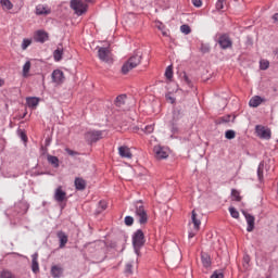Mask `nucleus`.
<instances>
[{
    "mask_svg": "<svg viewBox=\"0 0 278 278\" xmlns=\"http://www.w3.org/2000/svg\"><path fill=\"white\" fill-rule=\"evenodd\" d=\"M134 207L135 217L137 218L139 225H147V223H149V214L144 207V202L142 200H138L134 203Z\"/></svg>",
    "mask_w": 278,
    "mask_h": 278,
    "instance_id": "nucleus-1",
    "label": "nucleus"
},
{
    "mask_svg": "<svg viewBox=\"0 0 278 278\" xmlns=\"http://www.w3.org/2000/svg\"><path fill=\"white\" fill-rule=\"evenodd\" d=\"M144 244H147V237H144V231H142V229H137L132 233V247L137 255H140V250L142 247H144Z\"/></svg>",
    "mask_w": 278,
    "mask_h": 278,
    "instance_id": "nucleus-2",
    "label": "nucleus"
},
{
    "mask_svg": "<svg viewBox=\"0 0 278 278\" xmlns=\"http://www.w3.org/2000/svg\"><path fill=\"white\" fill-rule=\"evenodd\" d=\"M142 62V55L134 54L122 66V75H127L129 71H134Z\"/></svg>",
    "mask_w": 278,
    "mask_h": 278,
    "instance_id": "nucleus-3",
    "label": "nucleus"
},
{
    "mask_svg": "<svg viewBox=\"0 0 278 278\" xmlns=\"http://www.w3.org/2000/svg\"><path fill=\"white\" fill-rule=\"evenodd\" d=\"M70 8L77 16H84L88 12V4L84 0H71Z\"/></svg>",
    "mask_w": 278,
    "mask_h": 278,
    "instance_id": "nucleus-4",
    "label": "nucleus"
},
{
    "mask_svg": "<svg viewBox=\"0 0 278 278\" xmlns=\"http://www.w3.org/2000/svg\"><path fill=\"white\" fill-rule=\"evenodd\" d=\"M54 201L59 203L61 210L66 207V201H68V197H66V191L62 190V186H59L55 189Z\"/></svg>",
    "mask_w": 278,
    "mask_h": 278,
    "instance_id": "nucleus-5",
    "label": "nucleus"
},
{
    "mask_svg": "<svg viewBox=\"0 0 278 278\" xmlns=\"http://www.w3.org/2000/svg\"><path fill=\"white\" fill-rule=\"evenodd\" d=\"M103 139V130H89L85 132V140L87 144H94Z\"/></svg>",
    "mask_w": 278,
    "mask_h": 278,
    "instance_id": "nucleus-6",
    "label": "nucleus"
},
{
    "mask_svg": "<svg viewBox=\"0 0 278 278\" xmlns=\"http://www.w3.org/2000/svg\"><path fill=\"white\" fill-rule=\"evenodd\" d=\"M29 211V203L25 201H20L13 206L12 216H25V214Z\"/></svg>",
    "mask_w": 278,
    "mask_h": 278,
    "instance_id": "nucleus-7",
    "label": "nucleus"
},
{
    "mask_svg": "<svg viewBox=\"0 0 278 278\" xmlns=\"http://www.w3.org/2000/svg\"><path fill=\"white\" fill-rule=\"evenodd\" d=\"M217 43L224 51L227 49H232L233 47V41L231 40V37H229L228 34H222L217 40Z\"/></svg>",
    "mask_w": 278,
    "mask_h": 278,
    "instance_id": "nucleus-8",
    "label": "nucleus"
},
{
    "mask_svg": "<svg viewBox=\"0 0 278 278\" xmlns=\"http://www.w3.org/2000/svg\"><path fill=\"white\" fill-rule=\"evenodd\" d=\"M255 132L262 140H270L273 132L270 131V128L262 125L255 126Z\"/></svg>",
    "mask_w": 278,
    "mask_h": 278,
    "instance_id": "nucleus-9",
    "label": "nucleus"
},
{
    "mask_svg": "<svg viewBox=\"0 0 278 278\" xmlns=\"http://www.w3.org/2000/svg\"><path fill=\"white\" fill-rule=\"evenodd\" d=\"M98 58L101 62H110V55H112V50L110 47H97Z\"/></svg>",
    "mask_w": 278,
    "mask_h": 278,
    "instance_id": "nucleus-10",
    "label": "nucleus"
},
{
    "mask_svg": "<svg viewBox=\"0 0 278 278\" xmlns=\"http://www.w3.org/2000/svg\"><path fill=\"white\" fill-rule=\"evenodd\" d=\"M34 40L35 42H40L41 45H45V42L49 40V33L42 29L36 30L34 34Z\"/></svg>",
    "mask_w": 278,
    "mask_h": 278,
    "instance_id": "nucleus-11",
    "label": "nucleus"
},
{
    "mask_svg": "<svg viewBox=\"0 0 278 278\" xmlns=\"http://www.w3.org/2000/svg\"><path fill=\"white\" fill-rule=\"evenodd\" d=\"M241 213L243 214L248 224L247 231H253V229H255V216L251 215L249 212L244 210H242Z\"/></svg>",
    "mask_w": 278,
    "mask_h": 278,
    "instance_id": "nucleus-12",
    "label": "nucleus"
},
{
    "mask_svg": "<svg viewBox=\"0 0 278 278\" xmlns=\"http://www.w3.org/2000/svg\"><path fill=\"white\" fill-rule=\"evenodd\" d=\"M64 72L62 70H54L52 72V81L53 84H58L59 86L64 84L65 81Z\"/></svg>",
    "mask_w": 278,
    "mask_h": 278,
    "instance_id": "nucleus-13",
    "label": "nucleus"
},
{
    "mask_svg": "<svg viewBox=\"0 0 278 278\" xmlns=\"http://www.w3.org/2000/svg\"><path fill=\"white\" fill-rule=\"evenodd\" d=\"M200 257L203 268H206V270L212 268V256L210 253L202 251Z\"/></svg>",
    "mask_w": 278,
    "mask_h": 278,
    "instance_id": "nucleus-14",
    "label": "nucleus"
},
{
    "mask_svg": "<svg viewBox=\"0 0 278 278\" xmlns=\"http://www.w3.org/2000/svg\"><path fill=\"white\" fill-rule=\"evenodd\" d=\"M154 155L157 160H166V157H168V152H166L163 147L157 146L154 147Z\"/></svg>",
    "mask_w": 278,
    "mask_h": 278,
    "instance_id": "nucleus-15",
    "label": "nucleus"
},
{
    "mask_svg": "<svg viewBox=\"0 0 278 278\" xmlns=\"http://www.w3.org/2000/svg\"><path fill=\"white\" fill-rule=\"evenodd\" d=\"M56 237L59 238L60 249H64V247H66V244L68 243V236L66 235V232L59 230L56 232Z\"/></svg>",
    "mask_w": 278,
    "mask_h": 278,
    "instance_id": "nucleus-16",
    "label": "nucleus"
},
{
    "mask_svg": "<svg viewBox=\"0 0 278 278\" xmlns=\"http://www.w3.org/2000/svg\"><path fill=\"white\" fill-rule=\"evenodd\" d=\"M118 153L121 157H126L127 160H131L134 157V154H131V150L127 146L119 147Z\"/></svg>",
    "mask_w": 278,
    "mask_h": 278,
    "instance_id": "nucleus-17",
    "label": "nucleus"
},
{
    "mask_svg": "<svg viewBox=\"0 0 278 278\" xmlns=\"http://www.w3.org/2000/svg\"><path fill=\"white\" fill-rule=\"evenodd\" d=\"M31 270L35 275H38V273H40V264H38V252H35L31 255Z\"/></svg>",
    "mask_w": 278,
    "mask_h": 278,
    "instance_id": "nucleus-18",
    "label": "nucleus"
},
{
    "mask_svg": "<svg viewBox=\"0 0 278 278\" xmlns=\"http://www.w3.org/2000/svg\"><path fill=\"white\" fill-rule=\"evenodd\" d=\"M39 103H40V98H38V97H28V98H26V105L30 110H36V108H38Z\"/></svg>",
    "mask_w": 278,
    "mask_h": 278,
    "instance_id": "nucleus-19",
    "label": "nucleus"
},
{
    "mask_svg": "<svg viewBox=\"0 0 278 278\" xmlns=\"http://www.w3.org/2000/svg\"><path fill=\"white\" fill-rule=\"evenodd\" d=\"M264 101H266V99H264L260 96H254L250 99L249 105H250V108H260V105H262V103H264Z\"/></svg>",
    "mask_w": 278,
    "mask_h": 278,
    "instance_id": "nucleus-20",
    "label": "nucleus"
},
{
    "mask_svg": "<svg viewBox=\"0 0 278 278\" xmlns=\"http://www.w3.org/2000/svg\"><path fill=\"white\" fill-rule=\"evenodd\" d=\"M74 186L76 190L81 192L86 190V180L81 177H76L74 180Z\"/></svg>",
    "mask_w": 278,
    "mask_h": 278,
    "instance_id": "nucleus-21",
    "label": "nucleus"
},
{
    "mask_svg": "<svg viewBox=\"0 0 278 278\" xmlns=\"http://www.w3.org/2000/svg\"><path fill=\"white\" fill-rule=\"evenodd\" d=\"M50 273L53 278H60V277H62V275H64V268H62L58 265H53L51 267Z\"/></svg>",
    "mask_w": 278,
    "mask_h": 278,
    "instance_id": "nucleus-22",
    "label": "nucleus"
},
{
    "mask_svg": "<svg viewBox=\"0 0 278 278\" xmlns=\"http://www.w3.org/2000/svg\"><path fill=\"white\" fill-rule=\"evenodd\" d=\"M125 101H127V94L122 93V94L116 97V99L114 101V105L116 108H123V105H125Z\"/></svg>",
    "mask_w": 278,
    "mask_h": 278,
    "instance_id": "nucleus-23",
    "label": "nucleus"
},
{
    "mask_svg": "<svg viewBox=\"0 0 278 278\" xmlns=\"http://www.w3.org/2000/svg\"><path fill=\"white\" fill-rule=\"evenodd\" d=\"M197 216V212L193 210L191 213V220L193 223L194 230L199 231V229H201V219H199Z\"/></svg>",
    "mask_w": 278,
    "mask_h": 278,
    "instance_id": "nucleus-24",
    "label": "nucleus"
},
{
    "mask_svg": "<svg viewBox=\"0 0 278 278\" xmlns=\"http://www.w3.org/2000/svg\"><path fill=\"white\" fill-rule=\"evenodd\" d=\"M51 13V9L45 8V5L36 7V14L37 16H47Z\"/></svg>",
    "mask_w": 278,
    "mask_h": 278,
    "instance_id": "nucleus-25",
    "label": "nucleus"
},
{
    "mask_svg": "<svg viewBox=\"0 0 278 278\" xmlns=\"http://www.w3.org/2000/svg\"><path fill=\"white\" fill-rule=\"evenodd\" d=\"M106 210H108V202L105 200H100L98 203V207L96 210L97 216H99V214H103V212H105Z\"/></svg>",
    "mask_w": 278,
    "mask_h": 278,
    "instance_id": "nucleus-26",
    "label": "nucleus"
},
{
    "mask_svg": "<svg viewBox=\"0 0 278 278\" xmlns=\"http://www.w3.org/2000/svg\"><path fill=\"white\" fill-rule=\"evenodd\" d=\"M47 159L49 164H51L54 168H60V159L58 156L48 154Z\"/></svg>",
    "mask_w": 278,
    "mask_h": 278,
    "instance_id": "nucleus-27",
    "label": "nucleus"
},
{
    "mask_svg": "<svg viewBox=\"0 0 278 278\" xmlns=\"http://www.w3.org/2000/svg\"><path fill=\"white\" fill-rule=\"evenodd\" d=\"M224 123H231V115L227 114L215 119V125H224Z\"/></svg>",
    "mask_w": 278,
    "mask_h": 278,
    "instance_id": "nucleus-28",
    "label": "nucleus"
},
{
    "mask_svg": "<svg viewBox=\"0 0 278 278\" xmlns=\"http://www.w3.org/2000/svg\"><path fill=\"white\" fill-rule=\"evenodd\" d=\"M180 118H184V110L181 108H177L173 112V119L172 121H180Z\"/></svg>",
    "mask_w": 278,
    "mask_h": 278,
    "instance_id": "nucleus-29",
    "label": "nucleus"
},
{
    "mask_svg": "<svg viewBox=\"0 0 278 278\" xmlns=\"http://www.w3.org/2000/svg\"><path fill=\"white\" fill-rule=\"evenodd\" d=\"M258 181H264V161H261L257 167Z\"/></svg>",
    "mask_w": 278,
    "mask_h": 278,
    "instance_id": "nucleus-30",
    "label": "nucleus"
},
{
    "mask_svg": "<svg viewBox=\"0 0 278 278\" xmlns=\"http://www.w3.org/2000/svg\"><path fill=\"white\" fill-rule=\"evenodd\" d=\"M63 55H64V49L58 48L56 50H54L53 52L54 62H61Z\"/></svg>",
    "mask_w": 278,
    "mask_h": 278,
    "instance_id": "nucleus-31",
    "label": "nucleus"
},
{
    "mask_svg": "<svg viewBox=\"0 0 278 278\" xmlns=\"http://www.w3.org/2000/svg\"><path fill=\"white\" fill-rule=\"evenodd\" d=\"M124 273H125L126 277H129V275H134V261L128 262L125 265Z\"/></svg>",
    "mask_w": 278,
    "mask_h": 278,
    "instance_id": "nucleus-32",
    "label": "nucleus"
},
{
    "mask_svg": "<svg viewBox=\"0 0 278 278\" xmlns=\"http://www.w3.org/2000/svg\"><path fill=\"white\" fill-rule=\"evenodd\" d=\"M231 198L232 201H236L237 203H240V201H242V195H240V191H238V189L231 190Z\"/></svg>",
    "mask_w": 278,
    "mask_h": 278,
    "instance_id": "nucleus-33",
    "label": "nucleus"
},
{
    "mask_svg": "<svg viewBox=\"0 0 278 278\" xmlns=\"http://www.w3.org/2000/svg\"><path fill=\"white\" fill-rule=\"evenodd\" d=\"M17 135H18V137L21 138V140H22L25 144H27L29 138H27V132L25 131V129L18 128V129H17Z\"/></svg>",
    "mask_w": 278,
    "mask_h": 278,
    "instance_id": "nucleus-34",
    "label": "nucleus"
},
{
    "mask_svg": "<svg viewBox=\"0 0 278 278\" xmlns=\"http://www.w3.org/2000/svg\"><path fill=\"white\" fill-rule=\"evenodd\" d=\"M177 123H179V122L175 121V119L170 121V132L174 134V135L179 134V126H178Z\"/></svg>",
    "mask_w": 278,
    "mask_h": 278,
    "instance_id": "nucleus-35",
    "label": "nucleus"
},
{
    "mask_svg": "<svg viewBox=\"0 0 278 278\" xmlns=\"http://www.w3.org/2000/svg\"><path fill=\"white\" fill-rule=\"evenodd\" d=\"M173 65H168L165 70V77L168 81H173Z\"/></svg>",
    "mask_w": 278,
    "mask_h": 278,
    "instance_id": "nucleus-36",
    "label": "nucleus"
},
{
    "mask_svg": "<svg viewBox=\"0 0 278 278\" xmlns=\"http://www.w3.org/2000/svg\"><path fill=\"white\" fill-rule=\"evenodd\" d=\"M270 67V62L268 60H261L260 61V70L261 71H268V68Z\"/></svg>",
    "mask_w": 278,
    "mask_h": 278,
    "instance_id": "nucleus-37",
    "label": "nucleus"
},
{
    "mask_svg": "<svg viewBox=\"0 0 278 278\" xmlns=\"http://www.w3.org/2000/svg\"><path fill=\"white\" fill-rule=\"evenodd\" d=\"M181 34H185V36H188L189 34H192V28H190V25L184 24L180 26Z\"/></svg>",
    "mask_w": 278,
    "mask_h": 278,
    "instance_id": "nucleus-38",
    "label": "nucleus"
},
{
    "mask_svg": "<svg viewBox=\"0 0 278 278\" xmlns=\"http://www.w3.org/2000/svg\"><path fill=\"white\" fill-rule=\"evenodd\" d=\"M236 138V131L232 129H228L225 131V139L226 140H233Z\"/></svg>",
    "mask_w": 278,
    "mask_h": 278,
    "instance_id": "nucleus-39",
    "label": "nucleus"
},
{
    "mask_svg": "<svg viewBox=\"0 0 278 278\" xmlns=\"http://www.w3.org/2000/svg\"><path fill=\"white\" fill-rule=\"evenodd\" d=\"M31 68V62L27 61L23 66V75L24 77H27L29 75V71Z\"/></svg>",
    "mask_w": 278,
    "mask_h": 278,
    "instance_id": "nucleus-40",
    "label": "nucleus"
},
{
    "mask_svg": "<svg viewBox=\"0 0 278 278\" xmlns=\"http://www.w3.org/2000/svg\"><path fill=\"white\" fill-rule=\"evenodd\" d=\"M0 3L2 8H5L7 10H12V8H14V4H12V1L10 0H1Z\"/></svg>",
    "mask_w": 278,
    "mask_h": 278,
    "instance_id": "nucleus-41",
    "label": "nucleus"
},
{
    "mask_svg": "<svg viewBox=\"0 0 278 278\" xmlns=\"http://www.w3.org/2000/svg\"><path fill=\"white\" fill-rule=\"evenodd\" d=\"M225 3H227V0H217L215 4L217 12H220V10L225 9Z\"/></svg>",
    "mask_w": 278,
    "mask_h": 278,
    "instance_id": "nucleus-42",
    "label": "nucleus"
},
{
    "mask_svg": "<svg viewBox=\"0 0 278 278\" xmlns=\"http://www.w3.org/2000/svg\"><path fill=\"white\" fill-rule=\"evenodd\" d=\"M0 278H14V275L12 274V271H10L8 269H3L0 273Z\"/></svg>",
    "mask_w": 278,
    "mask_h": 278,
    "instance_id": "nucleus-43",
    "label": "nucleus"
},
{
    "mask_svg": "<svg viewBox=\"0 0 278 278\" xmlns=\"http://www.w3.org/2000/svg\"><path fill=\"white\" fill-rule=\"evenodd\" d=\"M211 278H225V274L223 269H216L212 275Z\"/></svg>",
    "mask_w": 278,
    "mask_h": 278,
    "instance_id": "nucleus-44",
    "label": "nucleus"
},
{
    "mask_svg": "<svg viewBox=\"0 0 278 278\" xmlns=\"http://www.w3.org/2000/svg\"><path fill=\"white\" fill-rule=\"evenodd\" d=\"M229 213L232 218H240V213L238 212V210H236V207L230 206Z\"/></svg>",
    "mask_w": 278,
    "mask_h": 278,
    "instance_id": "nucleus-45",
    "label": "nucleus"
},
{
    "mask_svg": "<svg viewBox=\"0 0 278 278\" xmlns=\"http://www.w3.org/2000/svg\"><path fill=\"white\" fill-rule=\"evenodd\" d=\"M185 84H187V86L189 88H194V84H192V80H190V78L188 77V74H186V72H184V77H182Z\"/></svg>",
    "mask_w": 278,
    "mask_h": 278,
    "instance_id": "nucleus-46",
    "label": "nucleus"
},
{
    "mask_svg": "<svg viewBox=\"0 0 278 278\" xmlns=\"http://www.w3.org/2000/svg\"><path fill=\"white\" fill-rule=\"evenodd\" d=\"M124 224L126 225V227H131L134 225V217L127 215L124 218Z\"/></svg>",
    "mask_w": 278,
    "mask_h": 278,
    "instance_id": "nucleus-47",
    "label": "nucleus"
},
{
    "mask_svg": "<svg viewBox=\"0 0 278 278\" xmlns=\"http://www.w3.org/2000/svg\"><path fill=\"white\" fill-rule=\"evenodd\" d=\"M31 45V39H23V42H22V49L23 51H25L27 49V47H29Z\"/></svg>",
    "mask_w": 278,
    "mask_h": 278,
    "instance_id": "nucleus-48",
    "label": "nucleus"
},
{
    "mask_svg": "<svg viewBox=\"0 0 278 278\" xmlns=\"http://www.w3.org/2000/svg\"><path fill=\"white\" fill-rule=\"evenodd\" d=\"M154 130L155 127H153V125H147L143 129L144 134H153Z\"/></svg>",
    "mask_w": 278,
    "mask_h": 278,
    "instance_id": "nucleus-49",
    "label": "nucleus"
},
{
    "mask_svg": "<svg viewBox=\"0 0 278 278\" xmlns=\"http://www.w3.org/2000/svg\"><path fill=\"white\" fill-rule=\"evenodd\" d=\"M200 51H201V53H210V46L202 43Z\"/></svg>",
    "mask_w": 278,
    "mask_h": 278,
    "instance_id": "nucleus-50",
    "label": "nucleus"
},
{
    "mask_svg": "<svg viewBox=\"0 0 278 278\" xmlns=\"http://www.w3.org/2000/svg\"><path fill=\"white\" fill-rule=\"evenodd\" d=\"M245 47H247V49L253 47V38L251 36L247 37Z\"/></svg>",
    "mask_w": 278,
    "mask_h": 278,
    "instance_id": "nucleus-51",
    "label": "nucleus"
},
{
    "mask_svg": "<svg viewBox=\"0 0 278 278\" xmlns=\"http://www.w3.org/2000/svg\"><path fill=\"white\" fill-rule=\"evenodd\" d=\"M65 153L75 156V155H79V152L72 150L71 148H65Z\"/></svg>",
    "mask_w": 278,
    "mask_h": 278,
    "instance_id": "nucleus-52",
    "label": "nucleus"
},
{
    "mask_svg": "<svg viewBox=\"0 0 278 278\" xmlns=\"http://www.w3.org/2000/svg\"><path fill=\"white\" fill-rule=\"evenodd\" d=\"M191 3H193L194 8H201L203 5V1L201 0H191Z\"/></svg>",
    "mask_w": 278,
    "mask_h": 278,
    "instance_id": "nucleus-53",
    "label": "nucleus"
},
{
    "mask_svg": "<svg viewBox=\"0 0 278 278\" xmlns=\"http://www.w3.org/2000/svg\"><path fill=\"white\" fill-rule=\"evenodd\" d=\"M166 101H169L172 104H174L177 100L173 98L170 94L165 96Z\"/></svg>",
    "mask_w": 278,
    "mask_h": 278,
    "instance_id": "nucleus-54",
    "label": "nucleus"
},
{
    "mask_svg": "<svg viewBox=\"0 0 278 278\" xmlns=\"http://www.w3.org/2000/svg\"><path fill=\"white\" fill-rule=\"evenodd\" d=\"M39 175H45V172H40V170L31 172L30 177H39Z\"/></svg>",
    "mask_w": 278,
    "mask_h": 278,
    "instance_id": "nucleus-55",
    "label": "nucleus"
},
{
    "mask_svg": "<svg viewBox=\"0 0 278 278\" xmlns=\"http://www.w3.org/2000/svg\"><path fill=\"white\" fill-rule=\"evenodd\" d=\"M251 263V256H249L248 254H245L243 256V264H250Z\"/></svg>",
    "mask_w": 278,
    "mask_h": 278,
    "instance_id": "nucleus-56",
    "label": "nucleus"
},
{
    "mask_svg": "<svg viewBox=\"0 0 278 278\" xmlns=\"http://www.w3.org/2000/svg\"><path fill=\"white\" fill-rule=\"evenodd\" d=\"M52 140H53V139L48 136V137L46 138V140H45V146H46V147H50Z\"/></svg>",
    "mask_w": 278,
    "mask_h": 278,
    "instance_id": "nucleus-57",
    "label": "nucleus"
},
{
    "mask_svg": "<svg viewBox=\"0 0 278 278\" xmlns=\"http://www.w3.org/2000/svg\"><path fill=\"white\" fill-rule=\"evenodd\" d=\"M116 247H118V244L115 241H110L109 243L110 249H116Z\"/></svg>",
    "mask_w": 278,
    "mask_h": 278,
    "instance_id": "nucleus-58",
    "label": "nucleus"
},
{
    "mask_svg": "<svg viewBox=\"0 0 278 278\" xmlns=\"http://www.w3.org/2000/svg\"><path fill=\"white\" fill-rule=\"evenodd\" d=\"M42 150V154L48 153L49 149H47V146H41L40 148Z\"/></svg>",
    "mask_w": 278,
    "mask_h": 278,
    "instance_id": "nucleus-59",
    "label": "nucleus"
},
{
    "mask_svg": "<svg viewBox=\"0 0 278 278\" xmlns=\"http://www.w3.org/2000/svg\"><path fill=\"white\" fill-rule=\"evenodd\" d=\"M194 236H197V232L190 231L189 235H188V238H194Z\"/></svg>",
    "mask_w": 278,
    "mask_h": 278,
    "instance_id": "nucleus-60",
    "label": "nucleus"
},
{
    "mask_svg": "<svg viewBox=\"0 0 278 278\" xmlns=\"http://www.w3.org/2000/svg\"><path fill=\"white\" fill-rule=\"evenodd\" d=\"M274 55H276L277 60H278V48H276L274 51H273Z\"/></svg>",
    "mask_w": 278,
    "mask_h": 278,
    "instance_id": "nucleus-61",
    "label": "nucleus"
},
{
    "mask_svg": "<svg viewBox=\"0 0 278 278\" xmlns=\"http://www.w3.org/2000/svg\"><path fill=\"white\" fill-rule=\"evenodd\" d=\"M162 36H164L165 38H168V33H166V30H163Z\"/></svg>",
    "mask_w": 278,
    "mask_h": 278,
    "instance_id": "nucleus-62",
    "label": "nucleus"
},
{
    "mask_svg": "<svg viewBox=\"0 0 278 278\" xmlns=\"http://www.w3.org/2000/svg\"><path fill=\"white\" fill-rule=\"evenodd\" d=\"M4 84H5V81L0 78V87L3 86Z\"/></svg>",
    "mask_w": 278,
    "mask_h": 278,
    "instance_id": "nucleus-63",
    "label": "nucleus"
},
{
    "mask_svg": "<svg viewBox=\"0 0 278 278\" xmlns=\"http://www.w3.org/2000/svg\"><path fill=\"white\" fill-rule=\"evenodd\" d=\"M162 26H159V29L162 31L164 29V25L161 23Z\"/></svg>",
    "mask_w": 278,
    "mask_h": 278,
    "instance_id": "nucleus-64",
    "label": "nucleus"
}]
</instances>
